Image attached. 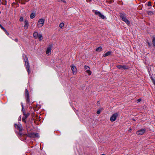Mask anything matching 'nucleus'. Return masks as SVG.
Wrapping results in <instances>:
<instances>
[{
    "instance_id": "1",
    "label": "nucleus",
    "mask_w": 155,
    "mask_h": 155,
    "mask_svg": "<svg viewBox=\"0 0 155 155\" xmlns=\"http://www.w3.org/2000/svg\"><path fill=\"white\" fill-rule=\"evenodd\" d=\"M23 59L25 62V67H26V69L28 72V74H29L30 73V68L28 60V58L26 56L25 54H23Z\"/></svg>"
},
{
    "instance_id": "2",
    "label": "nucleus",
    "mask_w": 155,
    "mask_h": 155,
    "mask_svg": "<svg viewBox=\"0 0 155 155\" xmlns=\"http://www.w3.org/2000/svg\"><path fill=\"white\" fill-rule=\"evenodd\" d=\"M23 137L26 138L28 137L30 138H34L35 137H38L39 135L38 133H28V134H23Z\"/></svg>"
},
{
    "instance_id": "3",
    "label": "nucleus",
    "mask_w": 155,
    "mask_h": 155,
    "mask_svg": "<svg viewBox=\"0 0 155 155\" xmlns=\"http://www.w3.org/2000/svg\"><path fill=\"white\" fill-rule=\"evenodd\" d=\"M120 16L122 20L124 21L126 24L129 25L130 24V21L127 19L126 14L123 13H120Z\"/></svg>"
},
{
    "instance_id": "4",
    "label": "nucleus",
    "mask_w": 155,
    "mask_h": 155,
    "mask_svg": "<svg viewBox=\"0 0 155 155\" xmlns=\"http://www.w3.org/2000/svg\"><path fill=\"white\" fill-rule=\"evenodd\" d=\"M33 36L35 39L38 38L39 41H41L43 39L42 35H39L37 32L35 31L33 33Z\"/></svg>"
},
{
    "instance_id": "5",
    "label": "nucleus",
    "mask_w": 155,
    "mask_h": 155,
    "mask_svg": "<svg viewBox=\"0 0 155 155\" xmlns=\"http://www.w3.org/2000/svg\"><path fill=\"white\" fill-rule=\"evenodd\" d=\"M45 19L43 18H41L38 21L37 26L38 28L41 27L44 24Z\"/></svg>"
},
{
    "instance_id": "6",
    "label": "nucleus",
    "mask_w": 155,
    "mask_h": 155,
    "mask_svg": "<svg viewBox=\"0 0 155 155\" xmlns=\"http://www.w3.org/2000/svg\"><path fill=\"white\" fill-rule=\"evenodd\" d=\"M25 96L26 98V102L27 103H30V99L29 98V94L28 90L26 89L25 90Z\"/></svg>"
},
{
    "instance_id": "7",
    "label": "nucleus",
    "mask_w": 155,
    "mask_h": 155,
    "mask_svg": "<svg viewBox=\"0 0 155 155\" xmlns=\"http://www.w3.org/2000/svg\"><path fill=\"white\" fill-rule=\"evenodd\" d=\"M118 115V114L117 113H115L113 114L110 118V120L113 122L116 119Z\"/></svg>"
},
{
    "instance_id": "8",
    "label": "nucleus",
    "mask_w": 155,
    "mask_h": 155,
    "mask_svg": "<svg viewBox=\"0 0 155 155\" xmlns=\"http://www.w3.org/2000/svg\"><path fill=\"white\" fill-rule=\"evenodd\" d=\"M146 131L145 129H141L137 131L136 134L138 135H142Z\"/></svg>"
},
{
    "instance_id": "9",
    "label": "nucleus",
    "mask_w": 155,
    "mask_h": 155,
    "mask_svg": "<svg viewBox=\"0 0 155 155\" xmlns=\"http://www.w3.org/2000/svg\"><path fill=\"white\" fill-rule=\"evenodd\" d=\"M15 127L19 131H22L23 127L21 124H15Z\"/></svg>"
},
{
    "instance_id": "10",
    "label": "nucleus",
    "mask_w": 155,
    "mask_h": 155,
    "mask_svg": "<svg viewBox=\"0 0 155 155\" xmlns=\"http://www.w3.org/2000/svg\"><path fill=\"white\" fill-rule=\"evenodd\" d=\"M117 67L120 69L128 70L129 69V67L126 65H119L117 66Z\"/></svg>"
},
{
    "instance_id": "11",
    "label": "nucleus",
    "mask_w": 155,
    "mask_h": 155,
    "mask_svg": "<svg viewBox=\"0 0 155 155\" xmlns=\"http://www.w3.org/2000/svg\"><path fill=\"white\" fill-rule=\"evenodd\" d=\"M23 115L24 116L22 118V121H23V122L25 123H26L25 120L27 118V117L29 116V114L28 113L26 114L24 112H23Z\"/></svg>"
},
{
    "instance_id": "12",
    "label": "nucleus",
    "mask_w": 155,
    "mask_h": 155,
    "mask_svg": "<svg viewBox=\"0 0 155 155\" xmlns=\"http://www.w3.org/2000/svg\"><path fill=\"white\" fill-rule=\"evenodd\" d=\"M52 45H49L48 47L47 48L46 51V54L48 55H49L51 54V51L52 49Z\"/></svg>"
},
{
    "instance_id": "13",
    "label": "nucleus",
    "mask_w": 155,
    "mask_h": 155,
    "mask_svg": "<svg viewBox=\"0 0 155 155\" xmlns=\"http://www.w3.org/2000/svg\"><path fill=\"white\" fill-rule=\"evenodd\" d=\"M71 69L73 74H76L77 72V69L76 67L73 65L71 66Z\"/></svg>"
},
{
    "instance_id": "14",
    "label": "nucleus",
    "mask_w": 155,
    "mask_h": 155,
    "mask_svg": "<svg viewBox=\"0 0 155 155\" xmlns=\"http://www.w3.org/2000/svg\"><path fill=\"white\" fill-rule=\"evenodd\" d=\"M95 15H98V16L101 18L102 19H104V16L100 12L98 11H95Z\"/></svg>"
},
{
    "instance_id": "15",
    "label": "nucleus",
    "mask_w": 155,
    "mask_h": 155,
    "mask_svg": "<svg viewBox=\"0 0 155 155\" xmlns=\"http://www.w3.org/2000/svg\"><path fill=\"white\" fill-rule=\"evenodd\" d=\"M25 25L24 28L25 29H27L29 26V23L28 21L25 20L24 21Z\"/></svg>"
},
{
    "instance_id": "16",
    "label": "nucleus",
    "mask_w": 155,
    "mask_h": 155,
    "mask_svg": "<svg viewBox=\"0 0 155 155\" xmlns=\"http://www.w3.org/2000/svg\"><path fill=\"white\" fill-rule=\"evenodd\" d=\"M111 51H108L107 53H105L104 54L103 56L104 57H105L106 56H107L109 55H111Z\"/></svg>"
},
{
    "instance_id": "17",
    "label": "nucleus",
    "mask_w": 155,
    "mask_h": 155,
    "mask_svg": "<svg viewBox=\"0 0 155 155\" xmlns=\"http://www.w3.org/2000/svg\"><path fill=\"white\" fill-rule=\"evenodd\" d=\"M96 51H102V48L100 46L96 49Z\"/></svg>"
},
{
    "instance_id": "18",
    "label": "nucleus",
    "mask_w": 155,
    "mask_h": 155,
    "mask_svg": "<svg viewBox=\"0 0 155 155\" xmlns=\"http://www.w3.org/2000/svg\"><path fill=\"white\" fill-rule=\"evenodd\" d=\"M35 17V15L34 13H32L31 14L30 16V18L31 19H33Z\"/></svg>"
},
{
    "instance_id": "19",
    "label": "nucleus",
    "mask_w": 155,
    "mask_h": 155,
    "mask_svg": "<svg viewBox=\"0 0 155 155\" xmlns=\"http://www.w3.org/2000/svg\"><path fill=\"white\" fill-rule=\"evenodd\" d=\"M85 71L89 75H90L91 74V71H90V69L86 70Z\"/></svg>"
},
{
    "instance_id": "20",
    "label": "nucleus",
    "mask_w": 155,
    "mask_h": 155,
    "mask_svg": "<svg viewBox=\"0 0 155 155\" xmlns=\"http://www.w3.org/2000/svg\"><path fill=\"white\" fill-rule=\"evenodd\" d=\"M64 26V24L63 23H61L60 24L59 27L61 28H62Z\"/></svg>"
},
{
    "instance_id": "21",
    "label": "nucleus",
    "mask_w": 155,
    "mask_h": 155,
    "mask_svg": "<svg viewBox=\"0 0 155 155\" xmlns=\"http://www.w3.org/2000/svg\"><path fill=\"white\" fill-rule=\"evenodd\" d=\"M152 43L153 46L155 48V37L153 38L152 40Z\"/></svg>"
},
{
    "instance_id": "22",
    "label": "nucleus",
    "mask_w": 155,
    "mask_h": 155,
    "mask_svg": "<svg viewBox=\"0 0 155 155\" xmlns=\"http://www.w3.org/2000/svg\"><path fill=\"white\" fill-rule=\"evenodd\" d=\"M84 69L85 71L90 69V68L88 66L86 65L84 66Z\"/></svg>"
},
{
    "instance_id": "23",
    "label": "nucleus",
    "mask_w": 155,
    "mask_h": 155,
    "mask_svg": "<svg viewBox=\"0 0 155 155\" xmlns=\"http://www.w3.org/2000/svg\"><path fill=\"white\" fill-rule=\"evenodd\" d=\"M58 1L59 2H63L64 3H66V2L65 1V0H58Z\"/></svg>"
},
{
    "instance_id": "24",
    "label": "nucleus",
    "mask_w": 155,
    "mask_h": 155,
    "mask_svg": "<svg viewBox=\"0 0 155 155\" xmlns=\"http://www.w3.org/2000/svg\"><path fill=\"white\" fill-rule=\"evenodd\" d=\"M4 31L5 32V33L7 35H9V33L6 31V30L5 29V30H4Z\"/></svg>"
},
{
    "instance_id": "25",
    "label": "nucleus",
    "mask_w": 155,
    "mask_h": 155,
    "mask_svg": "<svg viewBox=\"0 0 155 155\" xmlns=\"http://www.w3.org/2000/svg\"><path fill=\"white\" fill-rule=\"evenodd\" d=\"M19 21L21 22H22L23 21V18L22 17H20Z\"/></svg>"
},
{
    "instance_id": "26",
    "label": "nucleus",
    "mask_w": 155,
    "mask_h": 155,
    "mask_svg": "<svg viewBox=\"0 0 155 155\" xmlns=\"http://www.w3.org/2000/svg\"><path fill=\"white\" fill-rule=\"evenodd\" d=\"M0 27L1 29L3 30L4 31L5 30V29L0 24Z\"/></svg>"
},
{
    "instance_id": "27",
    "label": "nucleus",
    "mask_w": 155,
    "mask_h": 155,
    "mask_svg": "<svg viewBox=\"0 0 155 155\" xmlns=\"http://www.w3.org/2000/svg\"><path fill=\"white\" fill-rule=\"evenodd\" d=\"M148 14L149 15H152L153 14V13L152 12L149 11H148Z\"/></svg>"
},
{
    "instance_id": "28",
    "label": "nucleus",
    "mask_w": 155,
    "mask_h": 155,
    "mask_svg": "<svg viewBox=\"0 0 155 155\" xmlns=\"http://www.w3.org/2000/svg\"><path fill=\"white\" fill-rule=\"evenodd\" d=\"M151 2H148V4H147V5L148 6H151Z\"/></svg>"
},
{
    "instance_id": "29",
    "label": "nucleus",
    "mask_w": 155,
    "mask_h": 155,
    "mask_svg": "<svg viewBox=\"0 0 155 155\" xmlns=\"http://www.w3.org/2000/svg\"><path fill=\"white\" fill-rule=\"evenodd\" d=\"M147 44H148V45L149 47H150L151 46V44L150 42H147Z\"/></svg>"
},
{
    "instance_id": "30",
    "label": "nucleus",
    "mask_w": 155,
    "mask_h": 155,
    "mask_svg": "<svg viewBox=\"0 0 155 155\" xmlns=\"http://www.w3.org/2000/svg\"><path fill=\"white\" fill-rule=\"evenodd\" d=\"M14 40L16 42H18V39L17 38H15Z\"/></svg>"
},
{
    "instance_id": "31",
    "label": "nucleus",
    "mask_w": 155,
    "mask_h": 155,
    "mask_svg": "<svg viewBox=\"0 0 155 155\" xmlns=\"http://www.w3.org/2000/svg\"><path fill=\"white\" fill-rule=\"evenodd\" d=\"M137 101L138 102H140L141 101V99H138Z\"/></svg>"
},
{
    "instance_id": "32",
    "label": "nucleus",
    "mask_w": 155,
    "mask_h": 155,
    "mask_svg": "<svg viewBox=\"0 0 155 155\" xmlns=\"http://www.w3.org/2000/svg\"><path fill=\"white\" fill-rule=\"evenodd\" d=\"M100 113V110H97V114H99Z\"/></svg>"
},
{
    "instance_id": "33",
    "label": "nucleus",
    "mask_w": 155,
    "mask_h": 155,
    "mask_svg": "<svg viewBox=\"0 0 155 155\" xmlns=\"http://www.w3.org/2000/svg\"><path fill=\"white\" fill-rule=\"evenodd\" d=\"M132 130V129L131 128H130L128 130L129 132H130Z\"/></svg>"
},
{
    "instance_id": "34",
    "label": "nucleus",
    "mask_w": 155,
    "mask_h": 155,
    "mask_svg": "<svg viewBox=\"0 0 155 155\" xmlns=\"http://www.w3.org/2000/svg\"><path fill=\"white\" fill-rule=\"evenodd\" d=\"M21 106H22V110L23 111V105L22 103H21Z\"/></svg>"
},
{
    "instance_id": "35",
    "label": "nucleus",
    "mask_w": 155,
    "mask_h": 155,
    "mask_svg": "<svg viewBox=\"0 0 155 155\" xmlns=\"http://www.w3.org/2000/svg\"><path fill=\"white\" fill-rule=\"evenodd\" d=\"M25 2H27L29 1V0H24Z\"/></svg>"
},
{
    "instance_id": "36",
    "label": "nucleus",
    "mask_w": 155,
    "mask_h": 155,
    "mask_svg": "<svg viewBox=\"0 0 155 155\" xmlns=\"http://www.w3.org/2000/svg\"><path fill=\"white\" fill-rule=\"evenodd\" d=\"M21 4H25V2H21Z\"/></svg>"
},
{
    "instance_id": "37",
    "label": "nucleus",
    "mask_w": 155,
    "mask_h": 155,
    "mask_svg": "<svg viewBox=\"0 0 155 155\" xmlns=\"http://www.w3.org/2000/svg\"><path fill=\"white\" fill-rule=\"evenodd\" d=\"M1 3H2L1 0H0V5L1 4Z\"/></svg>"
},
{
    "instance_id": "38",
    "label": "nucleus",
    "mask_w": 155,
    "mask_h": 155,
    "mask_svg": "<svg viewBox=\"0 0 155 155\" xmlns=\"http://www.w3.org/2000/svg\"><path fill=\"white\" fill-rule=\"evenodd\" d=\"M2 4L3 5H5L6 4H4V3H2Z\"/></svg>"
},
{
    "instance_id": "39",
    "label": "nucleus",
    "mask_w": 155,
    "mask_h": 155,
    "mask_svg": "<svg viewBox=\"0 0 155 155\" xmlns=\"http://www.w3.org/2000/svg\"><path fill=\"white\" fill-rule=\"evenodd\" d=\"M21 119V117H20V119H19L20 120Z\"/></svg>"
},
{
    "instance_id": "40",
    "label": "nucleus",
    "mask_w": 155,
    "mask_h": 155,
    "mask_svg": "<svg viewBox=\"0 0 155 155\" xmlns=\"http://www.w3.org/2000/svg\"><path fill=\"white\" fill-rule=\"evenodd\" d=\"M101 155H105V154H102Z\"/></svg>"
},
{
    "instance_id": "41",
    "label": "nucleus",
    "mask_w": 155,
    "mask_h": 155,
    "mask_svg": "<svg viewBox=\"0 0 155 155\" xmlns=\"http://www.w3.org/2000/svg\"><path fill=\"white\" fill-rule=\"evenodd\" d=\"M3 1H5V0H2Z\"/></svg>"
},
{
    "instance_id": "42",
    "label": "nucleus",
    "mask_w": 155,
    "mask_h": 155,
    "mask_svg": "<svg viewBox=\"0 0 155 155\" xmlns=\"http://www.w3.org/2000/svg\"><path fill=\"white\" fill-rule=\"evenodd\" d=\"M1 13V12L0 11V14Z\"/></svg>"
},
{
    "instance_id": "43",
    "label": "nucleus",
    "mask_w": 155,
    "mask_h": 155,
    "mask_svg": "<svg viewBox=\"0 0 155 155\" xmlns=\"http://www.w3.org/2000/svg\"><path fill=\"white\" fill-rule=\"evenodd\" d=\"M90 1H91V0H90Z\"/></svg>"
}]
</instances>
